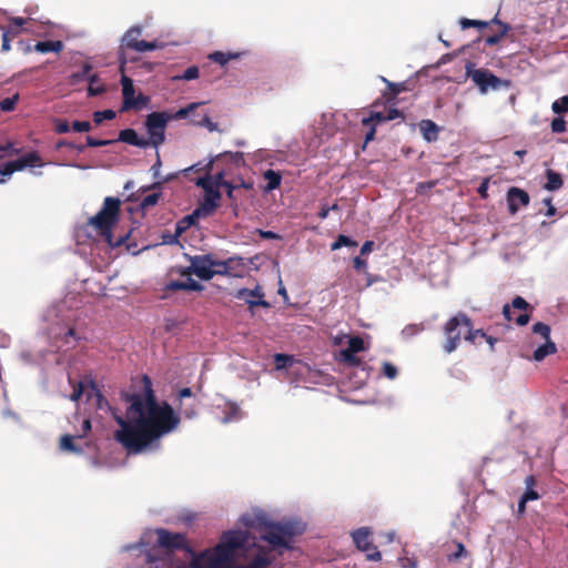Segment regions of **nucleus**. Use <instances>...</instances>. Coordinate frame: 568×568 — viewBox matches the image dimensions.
<instances>
[{
    "label": "nucleus",
    "instance_id": "4c0bfd02",
    "mask_svg": "<svg viewBox=\"0 0 568 568\" xmlns=\"http://www.w3.org/2000/svg\"><path fill=\"white\" fill-rule=\"evenodd\" d=\"M465 331H466V334L464 336L465 339L473 344L476 342V338L478 336H480V337L486 336V333L483 329H474L471 321H470V326H466Z\"/></svg>",
    "mask_w": 568,
    "mask_h": 568
},
{
    "label": "nucleus",
    "instance_id": "4468645a",
    "mask_svg": "<svg viewBox=\"0 0 568 568\" xmlns=\"http://www.w3.org/2000/svg\"><path fill=\"white\" fill-rule=\"evenodd\" d=\"M529 194L519 187L513 186L507 192L508 211L510 214H516L520 206L529 204Z\"/></svg>",
    "mask_w": 568,
    "mask_h": 568
},
{
    "label": "nucleus",
    "instance_id": "864d4df0",
    "mask_svg": "<svg viewBox=\"0 0 568 568\" xmlns=\"http://www.w3.org/2000/svg\"><path fill=\"white\" fill-rule=\"evenodd\" d=\"M72 129L75 132H89L91 130V123L89 121H74Z\"/></svg>",
    "mask_w": 568,
    "mask_h": 568
},
{
    "label": "nucleus",
    "instance_id": "b1692460",
    "mask_svg": "<svg viewBox=\"0 0 568 568\" xmlns=\"http://www.w3.org/2000/svg\"><path fill=\"white\" fill-rule=\"evenodd\" d=\"M264 180L267 182L265 191L270 192L280 187L282 175L280 172L270 169L264 172Z\"/></svg>",
    "mask_w": 568,
    "mask_h": 568
},
{
    "label": "nucleus",
    "instance_id": "774afa93",
    "mask_svg": "<svg viewBox=\"0 0 568 568\" xmlns=\"http://www.w3.org/2000/svg\"><path fill=\"white\" fill-rule=\"evenodd\" d=\"M200 124H201V125L206 126L210 131H214V130H216V128H217V124H216V123H214V122H212V121H211V119H210L207 115H205V116L200 121Z\"/></svg>",
    "mask_w": 568,
    "mask_h": 568
},
{
    "label": "nucleus",
    "instance_id": "5701e85b",
    "mask_svg": "<svg viewBox=\"0 0 568 568\" xmlns=\"http://www.w3.org/2000/svg\"><path fill=\"white\" fill-rule=\"evenodd\" d=\"M36 51L40 53H48V52H55L59 53L63 50V43L60 40H47V41H39L34 45Z\"/></svg>",
    "mask_w": 568,
    "mask_h": 568
},
{
    "label": "nucleus",
    "instance_id": "4d7b16f0",
    "mask_svg": "<svg viewBox=\"0 0 568 568\" xmlns=\"http://www.w3.org/2000/svg\"><path fill=\"white\" fill-rule=\"evenodd\" d=\"M201 103H191L189 104L186 108H183V109H180L178 112H176V116L178 118H185L191 112H193Z\"/></svg>",
    "mask_w": 568,
    "mask_h": 568
},
{
    "label": "nucleus",
    "instance_id": "72a5a7b5",
    "mask_svg": "<svg viewBox=\"0 0 568 568\" xmlns=\"http://www.w3.org/2000/svg\"><path fill=\"white\" fill-rule=\"evenodd\" d=\"M459 24H460L462 29H464V30L468 29V28L484 29V28H487L490 24V22L462 18L459 20Z\"/></svg>",
    "mask_w": 568,
    "mask_h": 568
},
{
    "label": "nucleus",
    "instance_id": "f03ea898",
    "mask_svg": "<svg viewBox=\"0 0 568 568\" xmlns=\"http://www.w3.org/2000/svg\"><path fill=\"white\" fill-rule=\"evenodd\" d=\"M246 525L256 528L261 538L272 548L258 546L248 564L233 566L235 552L244 548L248 541V532L230 530L221 536L215 547L200 554V568H267L274 560L271 556L272 550L274 548L292 549L293 538L304 531L303 526L293 520L274 523L257 518L256 525L254 523H246Z\"/></svg>",
    "mask_w": 568,
    "mask_h": 568
},
{
    "label": "nucleus",
    "instance_id": "39448f33",
    "mask_svg": "<svg viewBox=\"0 0 568 568\" xmlns=\"http://www.w3.org/2000/svg\"><path fill=\"white\" fill-rule=\"evenodd\" d=\"M142 33V28L139 26L131 27L122 37L119 58L124 62V50L130 49L138 52L153 51L159 48L156 41L139 40Z\"/></svg>",
    "mask_w": 568,
    "mask_h": 568
},
{
    "label": "nucleus",
    "instance_id": "c85d7f7f",
    "mask_svg": "<svg viewBox=\"0 0 568 568\" xmlns=\"http://www.w3.org/2000/svg\"><path fill=\"white\" fill-rule=\"evenodd\" d=\"M345 351L359 353L366 351L364 339L361 336H351L348 339V347Z\"/></svg>",
    "mask_w": 568,
    "mask_h": 568
},
{
    "label": "nucleus",
    "instance_id": "69168bd1",
    "mask_svg": "<svg viewBox=\"0 0 568 568\" xmlns=\"http://www.w3.org/2000/svg\"><path fill=\"white\" fill-rule=\"evenodd\" d=\"M10 165L12 166L13 172L26 169V163L23 162L22 156L14 161H10Z\"/></svg>",
    "mask_w": 568,
    "mask_h": 568
},
{
    "label": "nucleus",
    "instance_id": "0eeeda50",
    "mask_svg": "<svg viewBox=\"0 0 568 568\" xmlns=\"http://www.w3.org/2000/svg\"><path fill=\"white\" fill-rule=\"evenodd\" d=\"M158 536V546L165 549L168 552L175 550H184L191 555H194L192 547L190 546L186 535L182 532H173L165 528L155 529Z\"/></svg>",
    "mask_w": 568,
    "mask_h": 568
},
{
    "label": "nucleus",
    "instance_id": "49530a36",
    "mask_svg": "<svg viewBox=\"0 0 568 568\" xmlns=\"http://www.w3.org/2000/svg\"><path fill=\"white\" fill-rule=\"evenodd\" d=\"M196 185L201 186L204 192H207L209 190H217L214 185V182L210 175H204L202 178H199L196 181Z\"/></svg>",
    "mask_w": 568,
    "mask_h": 568
},
{
    "label": "nucleus",
    "instance_id": "c03bdc74",
    "mask_svg": "<svg viewBox=\"0 0 568 568\" xmlns=\"http://www.w3.org/2000/svg\"><path fill=\"white\" fill-rule=\"evenodd\" d=\"M160 197H161L160 192H154V193L148 194L146 196H144L142 199L141 207L148 209V207L155 205L159 202Z\"/></svg>",
    "mask_w": 568,
    "mask_h": 568
},
{
    "label": "nucleus",
    "instance_id": "2eb2a0df",
    "mask_svg": "<svg viewBox=\"0 0 568 568\" xmlns=\"http://www.w3.org/2000/svg\"><path fill=\"white\" fill-rule=\"evenodd\" d=\"M115 142H123L133 146L145 149L150 146V142L148 139L140 138L134 129H124L121 130L119 136Z\"/></svg>",
    "mask_w": 568,
    "mask_h": 568
},
{
    "label": "nucleus",
    "instance_id": "c756f323",
    "mask_svg": "<svg viewBox=\"0 0 568 568\" xmlns=\"http://www.w3.org/2000/svg\"><path fill=\"white\" fill-rule=\"evenodd\" d=\"M77 436L64 435L60 439V446L62 449L73 453H82V448H79L74 445V438Z\"/></svg>",
    "mask_w": 568,
    "mask_h": 568
},
{
    "label": "nucleus",
    "instance_id": "6e6552de",
    "mask_svg": "<svg viewBox=\"0 0 568 568\" xmlns=\"http://www.w3.org/2000/svg\"><path fill=\"white\" fill-rule=\"evenodd\" d=\"M122 85V106L121 112H125L129 110H141L148 105L150 102V98L144 95L143 93H139L135 97V89L132 79L126 75H122L121 78Z\"/></svg>",
    "mask_w": 568,
    "mask_h": 568
},
{
    "label": "nucleus",
    "instance_id": "bf43d9fd",
    "mask_svg": "<svg viewBox=\"0 0 568 568\" xmlns=\"http://www.w3.org/2000/svg\"><path fill=\"white\" fill-rule=\"evenodd\" d=\"M91 430V420L89 418H85L82 422L81 433L77 435L78 438H83L88 435V433Z\"/></svg>",
    "mask_w": 568,
    "mask_h": 568
},
{
    "label": "nucleus",
    "instance_id": "7ed1b4c3",
    "mask_svg": "<svg viewBox=\"0 0 568 568\" xmlns=\"http://www.w3.org/2000/svg\"><path fill=\"white\" fill-rule=\"evenodd\" d=\"M121 201L116 197L108 196L103 201L102 209L89 220V224L105 239L111 246H120L124 243L126 236L113 239L112 227L116 223L120 214Z\"/></svg>",
    "mask_w": 568,
    "mask_h": 568
},
{
    "label": "nucleus",
    "instance_id": "338daca9",
    "mask_svg": "<svg viewBox=\"0 0 568 568\" xmlns=\"http://www.w3.org/2000/svg\"><path fill=\"white\" fill-rule=\"evenodd\" d=\"M367 265L366 261L363 260L361 256H356L354 260H353V266L356 271H362L363 268H365Z\"/></svg>",
    "mask_w": 568,
    "mask_h": 568
},
{
    "label": "nucleus",
    "instance_id": "f704fd0d",
    "mask_svg": "<svg viewBox=\"0 0 568 568\" xmlns=\"http://www.w3.org/2000/svg\"><path fill=\"white\" fill-rule=\"evenodd\" d=\"M526 484H527L528 488L524 493L521 498L524 499V501H527V503L529 500H537L539 498V494L536 490L530 488V486H532L535 484L534 476H528L527 479H526Z\"/></svg>",
    "mask_w": 568,
    "mask_h": 568
},
{
    "label": "nucleus",
    "instance_id": "ea45409f",
    "mask_svg": "<svg viewBox=\"0 0 568 568\" xmlns=\"http://www.w3.org/2000/svg\"><path fill=\"white\" fill-rule=\"evenodd\" d=\"M532 332L539 334L544 339L550 338V326L542 322L534 324Z\"/></svg>",
    "mask_w": 568,
    "mask_h": 568
},
{
    "label": "nucleus",
    "instance_id": "de8ad7c7",
    "mask_svg": "<svg viewBox=\"0 0 568 568\" xmlns=\"http://www.w3.org/2000/svg\"><path fill=\"white\" fill-rule=\"evenodd\" d=\"M551 131L555 132V133H562L566 131V121L564 120V118H555L552 121H551Z\"/></svg>",
    "mask_w": 568,
    "mask_h": 568
},
{
    "label": "nucleus",
    "instance_id": "0e129e2a",
    "mask_svg": "<svg viewBox=\"0 0 568 568\" xmlns=\"http://www.w3.org/2000/svg\"><path fill=\"white\" fill-rule=\"evenodd\" d=\"M239 414H240V408L235 404H232L230 406V412L224 420L230 422V420L236 418L239 416Z\"/></svg>",
    "mask_w": 568,
    "mask_h": 568
},
{
    "label": "nucleus",
    "instance_id": "680f3d73",
    "mask_svg": "<svg viewBox=\"0 0 568 568\" xmlns=\"http://www.w3.org/2000/svg\"><path fill=\"white\" fill-rule=\"evenodd\" d=\"M402 568H417V561L413 558L404 557L399 559Z\"/></svg>",
    "mask_w": 568,
    "mask_h": 568
},
{
    "label": "nucleus",
    "instance_id": "393cba45",
    "mask_svg": "<svg viewBox=\"0 0 568 568\" xmlns=\"http://www.w3.org/2000/svg\"><path fill=\"white\" fill-rule=\"evenodd\" d=\"M547 182L545 184V189L548 191H557L559 190L562 184V178L559 173L555 172L554 170H547L546 171Z\"/></svg>",
    "mask_w": 568,
    "mask_h": 568
},
{
    "label": "nucleus",
    "instance_id": "ddd939ff",
    "mask_svg": "<svg viewBox=\"0 0 568 568\" xmlns=\"http://www.w3.org/2000/svg\"><path fill=\"white\" fill-rule=\"evenodd\" d=\"M235 298L244 301L250 308L255 306L268 307L270 303L264 300V293L260 286L254 290L240 288L234 294Z\"/></svg>",
    "mask_w": 568,
    "mask_h": 568
},
{
    "label": "nucleus",
    "instance_id": "2f4dec72",
    "mask_svg": "<svg viewBox=\"0 0 568 568\" xmlns=\"http://www.w3.org/2000/svg\"><path fill=\"white\" fill-rule=\"evenodd\" d=\"M20 100L19 93H14L12 97L6 98L0 101V110L3 112H11L16 109L17 103Z\"/></svg>",
    "mask_w": 568,
    "mask_h": 568
},
{
    "label": "nucleus",
    "instance_id": "8fccbe9b",
    "mask_svg": "<svg viewBox=\"0 0 568 568\" xmlns=\"http://www.w3.org/2000/svg\"><path fill=\"white\" fill-rule=\"evenodd\" d=\"M467 555V550L462 542H457V550L448 556L450 561H456Z\"/></svg>",
    "mask_w": 568,
    "mask_h": 568
},
{
    "label": "nucleus",
    "instance_id": "6e6d98bb",
    "mask_svg": "<svg viewBox=\"0 0 568 568\" xmlns=\"http://www.w3.org/2000/svg\"><path fill=\"white\" fill-rule=\"evenodd\" d=\"M365 552H366V558L368 560H371V561H379L382 559L381 551L374 545H372L371 549L368 551H365Z\"/></svg>",
    "mask_w": 568,
    "mask_h": 568
},
{
    "label": "nucleus",
    "instance_id": "a18cd8bd",
    "mask_svg": "<svg viewBox=\"0 0 568 568\" xmlns=\"http://www.w3.org/2000/svg\"><path fill=\"white\" fill-rule=\"evenodd\" d=\"M28 19L21 18V17H14L10 20V28L8 30H11L12 37L18 36L20 32L19 29L27 23Z\"/></svg>",
    "mask_w": 568,
    "mask_h": 568
},
{
    "label": "nucleus",
    "instance_id": "bb28decb",
    "mask_svg": "<svg viewBox=\"0 0 568 568\" xmlns=\"http://www.w3.org/2000/svg\"><path fill=\"white\" fill-rule=\"evenodd\" d=\"M105 92V87L101 83L97 74L89 77L88 95L97 97Z\"/></svg>",
    "mask_w": 568,
    "mask_h": 568
},
{
    "label": "nucleus",
    "instance_id": "dca6fc26",
    "mask_svg": "<svg viewBox=\"0 0 568 568\" xmlns=\"http://www.w3.org/2000/svg\"><path fill=\"white\" fill-rule=\"evenodd\" d=\"M381 80L386 84L387 91L384 92L383 98L385 99V102L388 104H392V106L395 104L396 98L399 93L407 91L406 82H390L386 78L381 77Z\"/></svg>",
    "mask_w": 568,
    "mask_h": 568
},
{
    "label": "nucleus",
    "instance_id": "a878e982",
    "mask_svg": "<svg viewBox=\"0 0 568 568\" xmlns=\"http://www.w3.org/2000/svg\"><path fill=\"white\" fill-rule=\"evenodd\" d=\"M240 53L215 51L209 55V59L224 67L229 61L240 58Z\"/></svg>",
    "mask_w": 568,
    "mask_h": 568
},
{
    "label": "nucleus",
    "instance_id": "412c9836",
    "mask_svg": "<svg viewBox=\"0 0 568 568\" xmlns=\"http://www.w3.org/2000/svg\"><path fill=\"white\" fill-rule=\"evenodd\" d=\"M235 258H229L226 261H220L214 257L212 254V263H213V272L214 275H237L234 273L232 264L235 262Z\"/></svg>",
    "mask_w": 568,
    "mask_h": 568
},
{
    "label": "nucleus",
    "instance_id": "f8f14e48",
    "mask_svg": "<svg viewBox=\"0 0 568 568\" xmlns=\"http://www.w3.org/2000/svg\"><path fill=\"white\" fill-rule=\"evenodd\" d=\"M221 193L219 190H209L205 192L204 199L200 206L196 207L192 214L186 216V220L206 217L212 215L219 206Z\"/></svg>",
    "mask_w": 568,
    "mask_h": 568
},
{
    "label": "nucleus",
    "instance_id": "e433bc0d",
    "mask_svg": "<svg viewBox=\"0 0 568 568\" xmlns=\"http://www.w3.org/2000/svg\"><path fill=\"white\" fill-rule=\"evenodd\" d=\"M115 115V112L110 109L103 111H95L93 113V121L95 124H101L104 120H113Z\"/></svg>",
    "mask_w": 568,
    "mask_h": 568
},
{
    "label": "nucleus",
    "instance_id": "20e7f679",
    "mask_svg": "<svg viewBox=\"0 0 568 568\" xmlns=\"http://www.w3.org/2000/svg\"><path fill=\"white\" fill-rule=\"evenodd\" d=\"M466 326H470V317L463 312L457 313L444 324L443 333L446 339L443 343V349L445 353L450 354L457 349L462 339V328L466 329Z\"/></svg>",
    "mask_w": 568,
    "mask_h": 568
},
{
    "label": "nucleus",
    "instance_id": "603ef678",
    "mask_svg": "<svg viewBox=\"0 0 568 568\" xmlns=\"http://www.w3.org/2000/svg\"><path fill=\"white\" fill-rule=\"evenodd\" d=\"M511 306L516 310L523 311H526L528 308L532 310V307L521 296H516L511 302Z\"/></svg>",
    "mask_w": 568,
    "mask_h": 568
},
{
    "label": "nucleus",
    "instance_id": "4be33fe9",
    "mask_svg": "<svg viewBox=\"0 0 568 568\" xmlns=\"http://www.w3.org/2000/svg\"><path fill=\"white\" fill-rule=\"evenodd\" d=\"M545 341V344L538 346L534 352L532 357L537 362H540L548 355H552L557 352V346L550 338Z\"/></svg>",
    "mask_w": 568,
    "mask_h": 568
},
{
    "label": "nucleus",
    "instance_id": "473e14b6",
    "mask_svg": "<svg viewBox=\"0 0 568 568\" xmlns=\"http://www.w3.org/2000/svg\"><path fill=\"white\" fill-rule=\"evenodd\" d=\"M146 562L149 568H169L166 558H158L152 551L146 554Z\"/></svg>",
    "mask_w": 568,
    "mask_h": 568
},
{
    "label": "nucleus",
    "instance_id": "3c124183",
    "mask_svg": "<svg viewBox=\"0 0 568 568\" xmlns=\"http://www.w3.org/2000/svg\"><path fill=\"white\" fill-rule=\"evenodd\" d=\"M83 392H84V384L82 382L77 383L73 386V392L70 396V399L72 402H78L81 398V396L83 395Z\"/></svg>",
    "mask_w": 568,
    "mask_h": 568
},
{
    "label": "nucleus",
    "instance_id": "f3484780",
    "mask_svg": "<svg viewBox=\"0 0 568 568\" xmlns=\"http://www.w3.org/2000/svg\"><path fill=\"white\" fill-rule=\"evenodd\" d=\"M419 130L427 142L438 140L439 126L433 120H422L419 122Z\"/></svg>",
    "mask_w": 568,
    "mask_h": 568
},
{
    "label": "nucleus",
    "instance_id": "37998d69",
    "mask_svg": "<svg viewBox=\"0 0 568 568\" xmlns=\"http://www.w3.org/2000/svg\"><path fill=\"white\" fill-rule=\"evenodd\" d=\"M552 111L557 114L568 112V95L561 97L552 103Z\"/></svg>",
    "mask_w": 568,
    "mask_h": 568
},
{
    "label": "nucleus",
    "instance_id": "9b49d317",
    "mask_svg": "<svg viewBox=\"0 0 568 568\" xmlns=\"http://www.w3.org/2000/svg\"><path fill=\"white\" fill-rule=\"evenodd\" d=\"M467 75L478 85L481 93H486L488 89H498L500 85V79L487 69L471 70L467 67Z\"/></svg>",
    "mask_w": 568,
    "mask_h": 568
},
{
    "label": "nucleus",
    "instance_id": "1a4fd4ad",
    "mask_svg": "<svg viewBox=\"0 0 568 568\" xmlns=\"http://www.w3.org/2000/svg\"><path fill=\"white\" fill-rule=\"evenodd\" d=\"M190 266L181 271V275L190 276L196 275L203 281H210L214 277L212 254L187 256Z\"/></svg>",
    "mask_w": 568,
    "mask_h": 568
},
{
    "label": "nucleus",
    "instance_id": "79ce46f5",
    "mask_svg": "<svg viewBox=\"0 0 568 568\" xmlns=\"http://www.w3.org/2000/svg\"><path fill=\"white\" fill-rule=\"evenodd\" d=\"M27 166L42 165L41 158L38 152L32 151L22 156Z\"/></svg>",
    "mask_w": 568,
    "mask_h": 568
},
{
    "label": "nucleus",
    "instance_id": "7c9ffc66",
    "mask_svg": "<svg viewBox=\"0 0 568 568\" xmlns=\"http://www.w3.org/2000/svg\"><path fill=\"white\" fill-rule=\"evenodd\" d=\"M356 354L357 353L342 349L339 352L341 361L349 366H359L362 364V359L358 356H356Z\"/></svg>",
    "mask_w": 568,
    "mask_h": 568
},
{
    "label": "nucleus",
    "instance_id": "13d9d810",
    "mask_svg": "<svg viewBox=\"0 0 568 568\" xmlns=\"http://www.w3.org/2000/svg\"><path fill=\"white\" fill-rule=\"evenodd\" d=\"M488 186H489V180L484 179V181L480 183L477 192L481 199L488 197Z\"/></svg>",
    "mask_w": 568,
    "mask_h": 568
},
{
    "label": "nucleus",
    "instance_id": "9d476101",
    "mask_svg": "<svg viewBox=\"0 0 568 568\" xmlns=\"http://www.w3.org/2000/svg\"><path fill=\"white\" fill-rule=\"evenodd\" d=\"M399 116H402V113L394 106H390L386 112L372 110L367 118L362 119V125L368 128L365 143L374 140L377 124L395 120Z\"/></svg>",
    "mask_w": 568,
    "mask_h": 568
},
{
    "label": "nucleus",
    "instance_id": "a211bd4d",
    "mask_svg": "<svg viewBox=\"0 0 568 568\" xmlns=\"http://www.w3.org/2000/svg\"><path fill=\"white\" fill-rule=\"evenodd\" d=\"M168 288L171 291H192L201 292L204 287L199 282L187 276L186 281H172L168 284Z\"/></svg>",
    "mask_w": 568,
    "mask_h": 568
},
{
    "label": "nucleus",
    "instance_id": "6ab92c4d",
    "mask_svg": "<svg viewBox=\"0 0 568 568\" xmlns=\"http://www.w3.org/2000/svg\"><path fill=\"white\" fill-rule=\"evenodd\" d=\"M353 540L356 547L362 551H368L371 549L372 542L369 541L371 531L368 528H359L355 530L353 534Z\"/></svg>",
    "mask_w": 568,
    "mask_h": 568
},
{
    "label": "nucleus",
    "instance_id": "cd10ccee",
    "mask_svg": "<svg viewBox=\"0 0 568 568\" xmlns=\"http://www.w3.org/2000/svg\"><path fill=\"white\" fill-rule=\"evenodd\" d=\"M342 246L355 247V246H357V242L347 235L341 234L337 236L336 241H334L331 244V250L336 251V250H339Z\"/></svg>",
    "mask_w": 568,
    "mask_h": 568
},
{
    "label": "nucleus",
    "instance_id": "09e8293b",
    "mask_svg": "<svg viewBox=\"0 0 568 568\" xmlns=\"http://www.w3.org/2000/svg\"><path fill=\"white\" fill-rule=\"evenodd\" d=\"M114 142V140H98L90 135L87 136V145L92 148L104 146Z\"/></svg>",
    "mask_w": 568,
    "mask_h": 568
},
{
    "label": "nucleus",
    "instance_id": "052dcab7",
    "mask_svg": "<svg viewBox=\"0 0 568 568\" xmlns=\"http://www.w3.org/2000/svg\"><path fill=\"white\" fill-rule=\"evenodd\" d=\"M69 131H70V125H69L68 121L60 120V121L57 122V125H55V132L57 133L62 134V133H67Z\"/></svg>",
    "mask_w": 568,
    "mask_h": 568
},
{
    "label": "nucleus",
    "instance_id": "c9c22d12",
    "mask_svg": "<svg viewBox=\"0 0 568 568\" xmlns=\"http://www.w3.org/2000/svg\"><path fill=\"white\" fill-rule=\"evenodd\" d=\"M274 362L276 369H284L293 363V356L286 354H275Z\"/></svg>",
    "mask_w": 568,
    "mask_h": 568
},
{
    "label": "nucleus",
    "instance_id": "e2e57ef3",
    "mask_svg": "<svg viewBox=\"0 0 568 568\" xmlns=\"http://www.w3.org/2000/svg\"><path fill=\"white\" fill-rule=\"evenodd\" d=\"M92 70V67L89 64V63H85L83 67H82V71L79 72V73H75L73 74V78L74 79H83V78H89V73L90 71Z\"/></svg>",
    "mask_w": 568,
    "mask_h": 568
},
{
    "label": "nucleus",
    "instance_id": "5fc2aeb1",
    "mask_svg": "<svg viewBox=\"0 0 568 568\" xmlns=\"http://www.w3.org/2000/svg\"><path fill=\"white\" fill-rule=\"evenodd\" d=\"M12 32L11 30H3L2 32V44H1V50L7 52L10 50V41L12 39Z\"/></svg>",
    "mask_w": 568,
    "mask_h": 568
},
{
    "label": "nucleus",
    "instance_id": "aec40b11",
    "mask_svg": "<svg viewBox=\"0 0 568 568\" xmlns=\"http://www.w3.org/2000/svg\"><path fill=\"white\" fill-rule=\"evenodd\" d=\"M490 23H495L499 27V31L495 34H491L485 39V43L488 47H494L500 42V40L508 33L510 30V26L498 20L497 16L490 21Z\"/></svg>",
    "mask_w": 568,
    "mask_h": 568
},
{
    "label": "nucleus",
    "instance_id": "f257e3e1",
    "mask_svg": "<svg viewBox=\"0 0 568 568\" xmlns=\"http://www.w3.org/2000/svg\"><path fill=\"white\" fill-rule=\"evenodd\" d=\"M142 392L125 394L124 399L129 404L125 416L114 415V420L120 426L114 432V439L122 445L129 454H140L155 443L174 432L180 423L182 414L185 418L196 416L195 405H185V398H193L190 387L181 388L175 403L178 412L165 400L159 402L153 389L152 381L148 375L142 376Z\"/></svg>",
    "mask_w": 568,
    "mask_h": 568
},
{
    "label": "nucleus",
    "instance_id": "a19ab883",
    "mask_svg": "<svg viewBox=\"0 0 568 568\" xmlns=\"http://www.w3.org/2000/svg\"><path fill=\"white\" fill-rule=\"evenodd\" d=\"M382 372L383 375L388 379H395L398 375L397 367L393 365L390 362H384L382 364Z\"/></svg>",
    "mask_w": 568,
    "mask_h": 568
},
{
    "label": "nucleus",
    "instance_id": "58836bf2",
    "mask_svg": "<svg viewBox=\"0 0 568 568\" xmlns=\"http://www.w3.org/2000/svg\"><path fill=\"white\" fill-rule=\"evenodd\" d=\"M199 78V68L196 65L189 67L181 75H176L173 80H194Z\"/></svg>",
    "mask_w": 568,
    "mask_h": 568
},
{
    "label": "nucleus",
    "instance_id": "423d86ee",
    "mask_svg": "<svg viewBox=\"0 0 568 568\" xmlns=\"http://www.w3.org/2000/svg\"><path fill=\"white\" fill-rule=\"evenodd\" d=\"M170 115L165 112H152L146 115L145 128L149 134L150 145L158 148L165 141V128Z\"/></svg>",
    "mask_w": 568,
    "mask_h": 568
}]
</instances>
